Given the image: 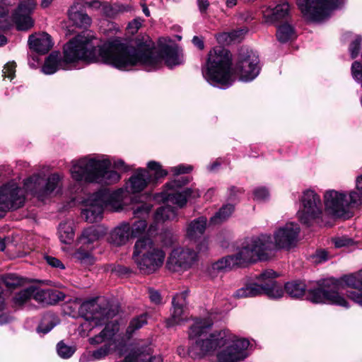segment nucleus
Listing matches in <instances>:
<instances>
[{"instance_id":"1","label":"nucleus","mask_w":362,"mask_h":362,"mask_svg":"<svg viewBox=\"0 0 362 362\" xmlns=\"http://www.w3.org/2000/svg\"><path fill=\"white\" fill-rule=\"evenodd\" d=\"M153 50L151 40L133 46L114 39L98 45L95 38L78 35L64 45V61L61 60L59 53L52 52L45 59L42 71L45 74H52L59 69H66L65 63L78 61L100 62L122 71L141 65L156 69L160 59L153 55Z\"/></svg>"},{"instance_id":"2","label":"nucleus","mask_w":362,"mask_h":362,"mask_svg":"<svg viewBox=\"0 0 362 362\" xmlns=\"http://www.w3.org/2000/svg\"><path fill=\"white\" fill-rule=\"evenodd\" d=\"M259 63V57L252 50L241 48L232 70L230 52L218 46L209 52L203 76L207 81L214 85L230 86L233 82V74L240 81L249 82L258 76L260 70Z\"/></svg>"},{"instance_id":"3","label":"nucleus","mask_w":362,"mask_h":362,"mask_svg":"<svg viewBox=\"0 0 362 362\" xmlns=\"http://www.w3.org/2000/svg\"><path fill=\"white\" fill-rule=\"evenodd\" d=\"M249 345L247 339L239 338L229 329H223L214 331L204 339H198L191 347L190 353L194 358H202L226 346L217 354L218 361L237 362L247 356L245 351Z\"/></svg>"},{"instance_id":"4","label":"nucleus","mask_w":362,"mask_h":362,"mask_svg":"<svg viewBox=\"0 0 362 362\" xmlns=\"http://www.w3.org/2000/svg\"><path fill=\"white\" fill-rule=\"evenodd\" d=\"M110 165L108 159L83 157L72 161L70 173L72 178L76 181L111 185L118 182L120 175L116 171L109 170Z\"/></svg>"},{"instance_id":"5","label":"nucleus","mask_w":362,"mask_h":362,"mask_svg":"<svg viewBox=\"0 0 362 362\" xmlns=\"http://www.w3.org/2000/svg\"><path fill=\"white\" fill-rule=\"evenodd\" d=\"M165 259L163 249L151 238H144L136 241L132 259L141 274L156 272L163 266Z\"/></svg>"},{"instance_id":"6","label":"nucleus","mask_w":362,"mask_h":362,"mask_svg":"<svg viewBox=\"0 0 362 362\" xmlns=\"http://www.w3.org/2000/svg\"><path fill=\"white\" fill-rule=\"evenodd\" d=\"M318 288L309 290L308 299L315 303H330L347 308L349 303L339 291L344 289L341 278H329L318 281Z\"/></svg>"},{"instance_id":"7","label":"nucleus","mask_w":362,"mask_h":362,"mask_svg":"<svg viewBox=\"0 0 362 362\" xmlns=\"http://www.w3.org/2000/svg\"><path fill=\"white\" fill-rule=\"evenodd\" d=\"M272 237L262 234L247 238L239 248L240 259L244 264L269 259L275 251Z\"/></svg>"},{"instance_id":"8","label":"nucleus","mask_w":362,"mask_h":362,"mask_svg":"<svg viewBox=\"0 0 362 362\" xmlns=\"http://www.w3.org/2000/svg\"><path fill=\"white\" fill-rule=\"evenodd\" d=\"M61 187L62 177L57 173L50 175L46 182L41 175H33L24 182L25 189L42 201L54 192H58Z\"/></svg>"},{"instance_id":"9","label":"nucleus","mask_w":362,"mask_h":362,"mask_svg":"<svg viewBox=\"0 0 362 362\" xmlns=\"http://www.w3.org/2000/svg\"><path fill=\"white\" fill-rule=\"evenodd\" d=\"M119 327L117 323L110 322L106 324L105 328L97 335L89 338V343L92 345H98L105 342V344L95 350L92 353L94 360H101L107 356L116 349V343L119 340L117 333Z\"/></svg>"},{"instance_id":"10","label":"nucleus","mask_w":362,"mask_h":362,"mask_svg":"<svg viewBox=\"0 0 362 362\" xmlns=\"http://www.w3.org/2000/svg\"><path fill=\"white\" fill-rule=\"evenodd\" d=\"M338 0H298L297 5L304 18L320 21L327 17L337 7Z\"/></svg>"},{"instance_id":"11","label":"nucleus","mask_w":362,"mask_h":362,"mask_svg":"<svg viewBox=\"0 0 362 362\" xmlns=\"http://www.w3.org/2000/svg\"><path fill=\"white\" fill-rule=\"evenodd\" d=\"M302 206L298 211L299 221L310 226L315 220L320 218L322 204L320 196L313 190H306L301 198Z\"/></svg>"},{"instance_id":"12","label":"nucleus","mask_w":362,"mask_h":362,"mask_svg":"<svg viewBox=\"0 0 362 362\" xmlns=\"http://www.w3.org/2000/svg\"><path fill=\"white\" fill-rule=\"evenodd\" d=\"M324 202L326 209L337 217L347 218L349 209L356 206L351 199V192L347 195L333 189L325 192Z\"/></svg>"},{"instance_id":"13","label":"nucleus","mask_w":362,"mask_h":362,"mask_svg":"<svg viewBox=\"0 0 362 362\" xmlns=\"http://www.w3.org/2000/svg\"><path fill=\"white\" fill-rule=\"evenodd\" d=\"M79 311L87 321L93 326H98L105 323L106 320L115 316L118 313V308H101L98 298H94L83 302Z\"/></svg>"},{"instance_id":"14","label":"nucleus","mask_w":362,"mask_h":362,"mask_svg":"<svg viewBox=\"0 0 362 362\" xmlns=\"http://www.w3.org/2000/svg\"><path fill=\"white\" fill-rule=\"evenodd\" d=\"M198 260L197 253L189 248L177 247L172 250L167 267L174 272H182L189 269Z\"/></svg>"},{"instance_id":"15","label":"nucleus","mask_w":362,"mask_h":362,"mask_svg":"<svg viewBox=\"0 0 362 362\" xmlns=\"http://www.w3.org/2000/svg\"><path fill=\"white\" fill-rule=\"evenodd\" d=\"M25 202L24 189L15 183H9L0 187V208L2 211L17 209Z\"/></svg>"},{"instance_id":"16","label":"nucleus","mask_w":362,"mask_h":362,"mask_svg":"<svg viewBox=\"0 0 362 362\" xmlns=\"http://www.w3.org/2000/svg\"><path fill=\"white\" fill-rule=\"evenodd\" d=\"M300 228L297 223H287L284 226L279 227L274 233V245L275 250L285 249L289 250L296 246Z\"/></svg>"},{"instance_id":"17","label":"nucleus","mask_w":362,"mask_h":362,"mask_svg":"<svg viewBox=\"0 0 362 362\" xmlns=\"http://www.w3.org/2000/svg\"><path fill=\"white\" fill-rule=\"evenodd\" d=\"M35 6L34 0H25L19 4L13 16L18 30H27L33 27L34 22L30 14Z\"/></svg>"},{"instance_id":"18","label":"nucleus","mask_w":362,"mask_h":362,"mask_svg":"<svg viewBox=\"0 0 362 362\" xmlns=\"http://www.w3.org/2000/svg\"><path fill=\"white\" fill-rule=\"evenodd\" d=\"M278 274L272 269H267L261 273L256 279L262 283V294L270 298H280L284 295L282 286L275 281Z\"/></svg>"},{"instance_id":"19","label":"nucleus","mask_w":362,"mask_h":362,"mask_svg":"<svg viewBox=\"0 0 362 362\" xmlns=\"http://www.w3.org/2000/svg\"><path fill=\"white\" fill-rule=\"evenodd\" d=\"M104 209V204L100 198V194L96 192L88 199L86 208L82 210L81 216L88 222H98L102 219Z\"/></svg>"},{"instance_id":"20","label":"nucleus","mask_w":362,"mask_h":362,"mask_svg":"<svg viewBox=\"0 0 362 362\" xmlns=\"http://www.w3.org/2000/svg\"><path fill=\"white\" fill-rule=\"evenodd\" d=\"M187 293L186 291L177 293L173 298V311L171 317L167 320L168 327L180 325L187 320L184 305L186 303Z\"/></svg>"},{"instance_id":"21","label":"nucleus","mask_w":362,"mask_h":362,"mask_svg":"<svg viewBox=\"0 0 362 362\" xmlns=\"http://www.w3.org/2000/svg\"><path fill=\"white\" fill-rule=\"evenodd\" d=\"M163 199L168 202L176 204L177 206L183 207L187 200L195 199L200 197V192L196 188H186L182 192H164Z\"/></svg>"},{"instance_id":"22","label":"nucleus","mask_w":362,"mask_h":362,"mask_svg":"<svg viewBox=\"0 0 362 362\" xmlns=\"http://www.w3.org/2000/svg\"><path fill=\"white\" fill-rule=\"evenodd\" d=\"M151 175L148 170L139 168L126 183V189L129 193H137L144 190L150 182Z\"/></svg>"},{"instance_id":"23","label":"nucleus","mask_w":362,"mask_h":362,"mask_svg":"<svg viewBox=\"0 0 362 362\" xmlns=\"http://www.w3.org/2000/svg\"><path fill=\"white\" fill-rule=\"evenodd\" d=\"M341 281L344 288L346 286L353 288L360 292L358 293L356 291H351L348 296L354 302L362 305V269L358 272L344 276L341 277Z\"/></svg>"},{"instance_id":"24","label":"nucleus","mask_w":362,"mask_h":362,"mask_svg":"<svg viewBox=\"0 0 362 362\" xmlns=\"http://www.w3.org/2000/svg\"><path fill=\"white\" fill-rule=\"evenodd\" d=\"M131 238V225L128 222H122L111 230L107 240L110 244L119 247L127 244Z\"/></svg>"},{"instance_id":"25","label":"nucleus","mask_w":362,"mask_h":362,"mask_svg":"<svg viewBox=\"0 0 362 362\" xmlns=\"http://www.w3.org/2000/svg\"><path fill=\"white\" fill-rule=\"evenodd\" d=\"M98 193L104 204V209L112 211H118L122 209L123 190L122 189L112 192L100 190Z\"/></svg>"},{"instance_id":"26","label":"nucleus","mask_w":362,"mask_h":362,"mask_svg":"<svg viewBox=\"0 0 362 362\" xmlns=\"http://www.w3.org/2000/svg\"><path fill=\"white\" fill-rule=\"evenodd\" d=\"M28 44L30 49L42 54L48 52L53 46L51 36L45 33L31 35Z\"/></svg>"},{"instance_id":"27","label":"nucleus","mask_w":362,"mask_h":362,"mask_svg":"<svg viewBox=\"0 0 362 362\" xmlns=\"http://www.w3.org/2000/svg\"><path fill=\"white\" fill-rule=\"evenodd\" d=\"M68 15L70 21L77 27L86 28L91 23V18L83 11L82 6L78 3L71 6Z\"/></svg>"},{"instance_id":"28","label":"nucleus","mask_w":362,"mask_h":362,"mask_svg":"<svg viewBox=\"0 0 362 362\" xmlns=\"http://www.w3.org/2000/svg\"><path fill=\"white\" fill-rule=\"evenodd\" d=\"M105 235V231L100 226H91L83 230L79 242L86 247H94L93 243Z\"/></svg>"},{"instance_id":"29","label":"nucleus","mask_w":362,"mask_h":362,"mask_svg":"<svg viewBox=\"0 0 362 362\" xmlns=\"http://www.w3.org/2000/svg\"><path fill=\"white\" fill-rule=\"evenodd\" d=\"M240 257V253L238 251L235 255L226 256L213 263L211 265V269L219 272L230 269L236 265H243L244 264V262L242 261Z\"/></svg>"},{"instance_id":"30","label":"nucleus","mask_w":362,"mask_h":362,"mask_svg":"<svg viewBox=\"0 0 362 362\" xmlns=\"http://www.w3.org/2000/svg\"><path fill=\"white\" fill-rule=\"evenodd\" d=\"M207 219L200 216L191 221L187 227V237L191 240H196L204 233L206 227Z\"/></svg>"},{"instance_id":"31","label":"nucleus","mask_w":362,"mask_h":362,"mask_svg":"<svg viewBox=\"0 0 362 362\" xmlns=\"http://www.w3.org/2000/svg\"><path fill=\"white\" fill-rule=\"evenodd\" d=\"M213 323V320L209 317L196 319L189 330V339L201 337L206 333L207 329L212 326Z\"/></svg>"},{"instance_id":"32","label":"nucleus","mask_w":362,"mask_h":362,"mask_svg":"<svg viewBox=\"0 0 362 362\" xmlns=\"http://www.w3.org/2000/svg\"><path fill=\"white\" fill-rule=\"evenodd\" d=\"M95 247H86L81 245L73 254L74 259L84 267H89L93 265L96 261L95 257L92 254Z\"/></svg>"},{"instance_id":"33","label":"nucleus","mask_w":362,"mask_h":362,"mask_svg":"<svg viewBox=\"0 0 362 362\" xmlns=\"http://www.w3.org/2000/svg\"><path fill=\"white\" fill-rule=\"evenodd\" d=\"M250 284L238 289L235 293L236 298L255 297L262 294V283Z\"/></svg>"},{"instance_id":"34","label":"nucleus","mask_w":362,"mask_h":362,"mask_svg":"<svg viewBox=\"0 0 362 362\" xmlns=\"http://www.w3.org/2000/svg\"><path fill=\"white\" fill-rule=\"evenodd\" d=\"M247 33V28H241L229 33H223L217 35L216 39L219 43L230 44L240 42Z\"/></svg>"},{"instance_id":"35","label":"nucleus","mask_w":362,"mask_h":362,"mask_svg":"<svg viewBox=\"0 0 362 362\" xmlns=\"http://www.w3.org/2000/svg\"><path fill=\"white\" fill-rule=\"evenodd\" d=\"M58 232L62 243L64 244L71 243L74 238L73 222L70 221L62 222L59 226Z\"/></svg>"},{"instance_id":"36","label":"nucleus","mask_w":362,"mask_h":362,"mask_svg":"<svg viewBox=\"0 0 362 362\" xmlns=\"http://www.w3.org/2000/svg\"><path fill=\"white\" fill-rule=\"evenodd\" d=\"M284 288L289 296L294 298H299L305 295L306 286L303 281H293L286 283Z\"/></svg>"},{"instance_id":"37","label":"nucleus","mask_w":362,"mask_h":362,"mask_svg":"<svg viewBox=\"0 0 362 362\" xmlns=\"http://www.w3.org/2000/svg\"><path fill=\"white\" fill-rule=\"evenodd\" d=\"M177 211L175 207L166 205L158 208L154 215L156 222H164L168 220H174L177 217Z\"/></svg>"},{"instance_id":"38","label":"nucleus","mask_w":362,"mask_h":362,"mask_svg":"<svg viewBox=\"0 0 362 362\" xmlns=\"http://www.w3.org/2000/svg\"><path fill=\"white\" fill-rule=\"evenodd\" d=\"M148 315L146 314H141L139 316L134 317L129 322L127 328L126 332L129 337H130L136 331L143 327L147 324Z\"/></svg>"},{"instance_id":"39","label":"nucleus","mask_w":362,"mask_h":362,"mask_svg":"<svg viewBox=\"0 0 362 362\" xmlns=\"http://www.w3.org/2000/svg\"><path fill=\"white\" fill-rule=\"evenodd\" d=\"M276 37L281 42H286L296 37L293 28L288 24L280 25L276 31Z\"/></svg>"},{"instance_id":"40","label":"nucleus","mask_w":362,"mask_h":362,"mask_svg":"<svg viewBox=\"0 0 362 362\" xmlns=\"http://www.w3.org/2000/svg\"><path fill=\"white\" fill-rule=\"evenodd\" d=\"M234 206L232 204L224 205L218 212L211 218V221L214 224L219 223L226 220L233 212Z\"/></svg>"},{"instance_id":"41","label":"nucleus","mask_w":362,"mask_h":362,"mask_svg":"<svg viewBox=\"0 0 362 362\" xmlns=\"http://www.w3.org/2000/svg\"><path fill=\"white\" fill-rule=\"evenodd\" d=\"M2 281L4 285L10 289H14L21 286L25 283V279L13 274H6L3 276Z\"/></svg>"},{"instance_id":"42","label":"nucleus","mask_w":362,"mask_h":362,"mask_svg":"<svg viewBox=\"0 0 362 362\" xmlns=\"http://www.w3.org/2000/svg\"><path fill=\"white\" fill-rule=\"evenodd\" d=\"M32 298L30 286L17 293L13 298V303L16 307H21Z\"/></svg>"},{"instance_id":"43","label":"nucleus","mask_w":362,"mask_h":362,"mask_svg":"<svg viewBox=\"0 0 362 362\" xmlns=\"http://www.w3.org/2000/svg\"><path fill=\"white\" fill-rule=\"evenodd\" d=\"M151 209L152 204L150 203L142 202L135 204L132 209L134 216L144 219L148 215Z\"/></svg>"},{"instance_id":"44","label":"nucleus","mask_w":362,"mask_h":362,"mask_svg":"<svg viewBox=\"0 0 362 362\" xmlns=\"http://www.w3.org/2000/svg\"><path fill=\"white\" fill-rule=\"evenodd\" d=\"M351 199L355 203L356 206H359L362 203V175L356 179V190H351Z\"/></svg>"},{"instance_id":"45","label":"nucleus","mask_w":362,"mask_h":362,"mask_svg":"<svg viewBox=\"0 0 362 362\" xmlns=\"http://www.w3.org/2000/svg\"><path fill=\"white\" fill-rule=\"evenodd\" d=\"M58 355L63 358H70L76 351V347L68 346L63 341H59L57 346Z\"/></svg>"},{"instance_id":"46","label":"nucleus","mask_w":362,"mask_h":362,"mask_svg":"<svg viewBox=\"0 0 362 362\" xmlns=\"http://www.w3.org/2000/svg\"><path fill=\"white\" fill-rule=\"evenodd\" d=\"M290 6L287 2L278 4L272 12L273 18L274 20H281L286 18L288 15Z\"/></svg>"},{"instance_id":"47","label":"nucleus","mask_w":362,"mask_h":362,"mask_svg":"<svg viewBox=\"0 0 362 362\" xmlns=\"http://www.w3.org/2000/svg\"><path fill=\"white\" fill-rule=\"evenodd\" d=\"M147 228V223L144 219H139L131 226L132 238H136L141 235Z\"/></svg>"},{"instance_id":"48","label":"nucleus","mask_w":362,"mask_h":362,"mask_svg":"<svg viewBox=\"0 0 362 362\" xmlns=\"http://www.w3.org/2000/svg\"><path fill=\"white\" fill-rule=\"evenodd\" d=\"M47 305H53L59 301L64 300L65 295L54 289H47Z\"/></svg>"},{"instance_id":"49","label":"nucleus","mask_w":362,"mask_h":362,"mask_svg":"<svg viewBox=\"0 0 362 362\" xmlns=\"http://www.w3.org/2000/svg\"><path fill=\"white\" fill-rule=\"evenodd\" d=\"M32 298L37 302L47 305V289H42L35 286H30Z\"/></svg>"},{"instance_id":"50","label":"nucleus","mask_w":362,"mask_h":362,"mask_svg":"<svg viewBox=\"0 0 362 362\" xmlns=\"http://www.w3.org/2000/svg\"><path fill=\"white\" fill-rule=\"evenodd\" d=\"M148 168L153 172V176L156 180L164 177L168 174V172L162 168L160 163L156 161H150L148 163Z\"/></svg>"},{"instance_id":"51","label":"nucleus","mask_w":362,"mask_h":362,"mask_svg":"<svg viewBox=\"0 0 362 362\" xmlns=\"http://www.w3.org/2000/svg\"><path fill=\"white\" fill-rule=\"evenodd\" d=\"M165 62L169 66L178 65L182 62V57L175 50H169L166 55Z\"/></svg>"},{"instance_id":"52","label":"nucleus","mask_w":362,"mask_h":362,"mask_svg":"<svg viewBox=\"0 0 362 362\" xmlns=\"http://www.w3.org/2000/svg\"><path fill=\"white\" fill-rule=\"evenodd\" d=\"M54 327V324L52 322L50 317H45L37 327V332H42L43 334H47Z\"/></svg>"},{"instance_id":"53","label":"nucleus","mask_w":362,"mask_h":362,"mask_svg":"<svg viewBox=\"0 0 362 362\" xmlns=\"http://www.w3.org/2000/svg\"><path fill=\"white\" fill-rule=\"evenodd\" d=\"M351 74L358 82L362 80V64L358 62H354L351 66Z\"/></svg>"},{"instance_id":"54","label":"nucleus","mask_w":362,"mask_h":362,"mask_svg":"<svg viewBox=\"0 0 362 362\" xmlns=\"http://www.w3.org/2000/svg\"><path fill=\"white\" fill-rule=\"evenodd\" d=\"M16 66L15 62L7 63L3 69V76L11 80L15 76Z\"/></svg>"},{"instance_id":"55","label":"nucleus","mask_w":362,"mask_h":362,"mask_svg":"<svg viewBox=\"0 0 362 362\" xmlns=\"http://www.w3.org/2000/svg\"><path fill=\"white\" fill-rule=\"evenodd\" d=\"M361 40V37L358 36L351 43L349 50L351 52V58H356L358 54Z\"/></svg>"},{"instance_id":"56","label":"nucleus","mask_w":362,"mask_h":362,"mask_svg":"<svg viewBox=\"0 0 362 362\" xmlns=\"http://www.w3.org/2000/svg\"><path fill=\"white\" fill-rule=\"evenodd\" d=\"M148 297L151 302L156 305L162 303V297L160 293L153 288H148Z\"/></svg>"},{"instance_id":"57","label":"nucleus","mask_w":362,"mask_h":362,"mask_svg":"<svg viewBox=\"0 0 362 362\" xmlns=\"http://www.w3.org/2000/svg\"><path fill=\"white\" fill-rule=\"evenodd\" d=\"M192 170L191 165H180L171 168L170 171L175 175L188 173Z\"/></svg>"},{"instance_id":"58","label":"nucleus","mask_w":362,"mask_h":362,"mask_svg":"<svg viewBox=\"0 0 362 362\" xmlns=\"http://www.w3.org/2000/svg\"><path fill=\"white\" fill-rule=\"evenodd\" d=\"M45 259L47 263L52 267L59 268L60 269H65L64 264L56 257L52 256H45Z\"/></svg>"},{"instance_id":"59","label":"nucleus","mask_w":362,"mask_h":362,"mask_svg":"<svg viewBox=\"0 0 362 362\" xmlns=\"http://www.w3.org/2000/svg\"><path fill=\"white\" fill-rule=\"evenodd\" d=\"M189 179L187 177H182L181 180H175L166 184V187L171 189H175L189 182Z\"/></svg>"},{"instance_id":"60","label":"nucleus","mask_w":362,"mask_h":362,"mask_svg":"<svg viewBox=\"0 0 362 362\" xmlns=\"http://www.w3.org/2000/svg\"><path fill=\"white\" fill-rule=\"evenodd\" d=\"M143 23V20L141 18H135L128 25V30L132 34L136 33L138 30L141 28Z\"/></svg>"},{"instance_id":"61","label":"nucleus","mask_w":362,"mask_h":362,"mask_svg":"<svg viewBox=\"0 0 362 362\" xmlns=\"http://www.w3.org/2000/svg\"><path fill=\"white\" fill-rule=\"evenodd\" d=\"M85 4L91 8L98 9L103 7V9H105L107 7V4L101 2L100 0H90L86 1Z\"/></svg>"},{"instance_id":"62","label":"nucleus","mask_w":362,"mask_h":362,"mask_svg":"<svg viewBox=\"0 0 362 362\" xmlns=\"http://www.w3.org/2000/svg\"><path fill=\"white\" fill-rule=\"evenodd\" d=\"M269 196V192L264 187L257 188L254 191V197L257 200H264Z\"/></svg>"},{"instance_id":"63","label":"nucleus","mask_w":362,"mask_h":362,"mask_svg":"<svg viewBox=\"0 0 362 362\" xmlns=\"http://www.w3.org/2000/svg\"><path fill=\"white\" fill-rule=\"evenodd\" d=\"M316 261L321 262L328 259V253L325 250H320L315 255Z\"/></svg>"},{"instance_id":"64","label":"nucleus","mask_w":362,"mask_h":362,"mask_svg":"<svg viewBox=\"0 0 362 362\" xmlns=\"http://www.w3.org/2000/svg\"><path fill=\"white\" fill-rule=\"evenodd\" d=\"M199 11L203 13L206 11L209 6L208 0H197Z\"/></svg>"}]
</instances>
